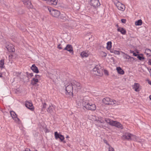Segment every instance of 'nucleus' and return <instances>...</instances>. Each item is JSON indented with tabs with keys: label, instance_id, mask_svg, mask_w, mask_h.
<instances>
[{
	"label": "nucleus",
	"instance_id": "obj_1",
	"mask_svg": "<svg viewBox=\"0 0 151 151\" xmlns=\"http://www.w3.org/2000/svg\"><path fill=\"white\" fill-rule=\"evenodd\" d=\"M83 106L88 110L94 111L96 109V107L95 104L91 103L87 100L83 99Z\"/></svg>",
	"mask_w": 151,
	"mask_h": 151
},
{
	"label": "nucleus",
	"instance_id": "obj_2",
	"mask_svg": "<svg viewBox=\"0 0 151 151\" xmlns=\"http://www.w3.org/2000/svg\"><path fill=\"white\" fill-rule=\"evenodd\" d=\"M103 103L105 104L111 105H119V102L117 101L111 99L109 97H106L103 99L102 100Z\"/></svg>",
	"mask_w": 151,
	"mask_h": 151
},
{
	"label": "nucleus",
	"instance_id": "obj_3",
	"mask_svg": "<svg viewBox=\"0 0 151 151\" xmlns=\"http://www.w3.org/2000/svg\"><path fill=\"white\" fill-rule=\"evenodd\" d=\"M93 73L95 75L101 76L103 75L102 69L100 65H97L93 68Z\"/></svg>",
	"mask_w": 151,
	"mask_h": 151
},
{
	"label": "nucleus",
	"instance_id": "obj_4",
	"mask_svg": "<svg viewBox=\"0 0 151 151\" xmlns=\"http://www.w3.org/2000/svg\"><path fill=\"white\" fill-rule=\"evenodd\" d=\"M50 14L52 17L56 18H58L60 14V12L56 9L52 8L47 7Z\"/></svg>",
	"mask_w": 151,
	"mask_h": 151
},
{
	"label": "nucleus",
	"instance_id": "obj_5",
	"mask_svg": "<svg viewBox=\"0 0 151 151\" xmlns=\"http://www.w3.org/2000/svg\"><path fill=\"white\" fill-rule=\"evenodd\" d=\"M71 83L73 86L74 93H77L81 89L82 86L79 83L76 81H73Z\"/></svg>",
	"mask_w": 151,
	"mask_h": 151
},
{
	"label": "nucleus",
	"instance_id": "obj_6",
	"mask_svg": "<svg viewBox=\"0 0 151 151\" xmlns=\"http://www.w3.org/2000/svg\"><path fill=\"white\" fill-rule=\"evenodd\" d=\"M65 91L69 95L73 96L74 89L71 83L66 87Z\"/></svg>",
	"mask_w": 151,
	"mask_h": 151
},
{
	"label": "nucleus",
	"instance_id": "obj_7",
	"mask_svg": "<svg viewBox=\"0 0 151 151\" xmlns=\"http://www.w3.org/2000/svg\"><path fill=\"white\" fill-rule=\"evenodd\" d=\"M114 4L118 9L122 11H124L125 9V6L124 4L118 1H117L116 2H115Z\"/></svg>",
	"mask_w": 151,
	"mask_h": 151
},
{
	"label": "nucleus",
	"instance_id": "obj_8",
	"mask_svg": "<svg viewBox=\"0 0 151 151\" xmlns=\"http://www.w3.org/2000/svg\"><path fill=\"white\" fill-rule=\"evenodd\" d=\"M99 0H91L90 5L94 8H96L100 5Z\"/></svg>",
	"mask_w": 151,
	"mask_h": 151
},
{
	"label": "nucleus",
	"instance_id": "obj_9",
	"mask_svg": "<svg viewBox=\"0 0 151 151\" xmlns=\"http://www.w3.org/2000/svg\"><path fill=\"white\" fill-rule=\"evenodd\" d=\"M133 89L136 92H139L141 89V87L138 83H135L132 86Z\"/></svg>",
	"mask_w": 151,
	"mask_h": 151
},
{
	"label": "nucleus",
	"instance_id": "obj_10",
	"mask_svg": "<svg viewBox=\"0 0 151 151\" xmlns=\"http://www.w3.org/2000/svg\"><path fill=\"white\" fill-rule=\"evenodd\" d=\"M55 138L56 139H59L61 141H63L65 139L64 136L58 133L57 132H55Z\"/></svg>",
	"mask_w": 151,
	"mask_h": 151
},
{
	"label": "nucleus",
	"instance_id": "obj_11",
	"mask_svg": "<svg viewBox=\"0 0 151 151\" xmlns=\"http://www.w3.org/2000/svg\"><path fill=\"white\" fill-rule=\"evenodd\" d=\"M26 106L32 111L34 110V107L33 106V104L32 102L26 101L25 102Z\"/></svg>",
	"mask_w": 151,
	"mask_h": 151
},
{
	"label": "nucleus",
	"instance_id": "obj_12",
	"mask_svg": "<svg viewBox=\"0 0 151 151\" xmlns=\"http://www.w3.org/2000/svg\"><path fill=\"white\" fill-rule=\"evenodd\" d=\"M10 113L12 118L16 122H18L19 121V119L17 117V114L15 112L13 111H11Z\"/></svg>",
	"mask_w": 151,
	"mask_h": 151
},
{
	"label": "nucleus",
	"instance_id": "obj_13",
	"mask_svg": "<svg viewBox=\"0 0 151 151\" xmlns=\"http://www.w3.org/2000/svg\"><path fill=\"white\" fill-rule=\"evenodd\" d=\"M24 4L28 8H31L32 7V5L30 1L29 0H22Z\"/></svg>",
	"mask_w": 151,
	"mask_h": 151
},
{
	"label": "nucleus",
	"instance_id": "obj_14",
	"mask_svg": "<svg viewBox=\"0 0 151 151\" xmlns=\"http://www.w3.org/2000/svg\"><path fill=\"white\" fill-rule=\"evenodd\" d=\"M63 50H66L72 54L73 53V47L70 45H67L63 49Z\"/></svg>",
	"mask_w": 151,
	"mask_h": 151
},
{
	"label": "nucleus",
	"instance_id": "obj_15",
	"mask_svg": "<svg viewBox=\"0 0 151 151\" xmlns=\"http://www.w3.org/2000/svg\"><path fill=\"white\" fill-rule=\"evenodd\" d=\"M131 134L128 133H125L122 137V139H127L128 140H130Z\"/></svg>",
	"mask_w": 151,
	"mask_h": 151
},
{
	"label": "nucleus",
	"instance_id": "obj_16",
	"mask_svg": "<svg viewBox=\"0 0 151 151\" xmlns=\"http://www.w3.org/2000/svg\"><path fill=\"white\" fill-rule=\"evenodd\" d=\"M112 126H115L116 127L120 128L121 129H122L123 128L122 125L120 123L116 121H114Z\"/></svg>",
	"mask_w": 151,
	"mask_h": 151
},
{
	"label": "nucleus",
	"instance_id": "obj_17",
	"mask_svg": "<svg viewBox=\"0 0 151 151\" xmlns=\"http://www.w3.org/2000/svg\"><path fill=\"white\" fill-rule=\"evenodd\" d=\"M89 54L88 51H83L81 53V56L82 58L88 57Z\"/></svg>",
	"mask_w": 151,
	"mask_h": 151
},
{
	"label": "nucleus",
	"instance_id": "obj_18",
	"mask_svg": "<svg viewBox=\"0 0 151 151\" xmlns=\"http://www.w3.org/2000/svg\"><path fill=\"white\" fill-rule=\"evenodd\" d=\"M6 47L8 50L10 52H13L15 51V49L12 45H11L10 46L8 45Z\"/></svg>",
	"mask_w": 151,
	"mask_h": 151
},
{
	"label": "nucleus",
	"instance_id": "obj_19",
	"mask_svg": "<svg viewBox=\"0 0 151 151\" xmlns=\"http://www.w3.org/2000/svg\"><path fill=\"white\" fill-rule=\"evenodd\" d=\"M47 3L49 4L56 5L58 3V0H47Z\"/></svg>",
	"mask_w": 151,
	"mask_h": 151
},
{
	"label": "nucleus",
	"instance_id": "obj_20",
	"mask_svg": "<svg viewBox=\"0 0 151 151\" xmlns=\"http://www.w3.org/2000/svg\"><path fill=\"white\" fill-rule=\"evenodd\" d=\"M123 57L124 59H127L129 60L130 61H133L134 60V59L133 58L131 57L125 53H124Z\"/></svg>",
	"mask_w": 151,
	"mask_h": 151
},
{
	"label": "nucleus",
	"instance_id": "obj_21",
	"mask_svg": "<svg viewBox=\"0 0 151 151\" xmlns=\"http://www.w3.org/2000/svg\"><path fill=\"white\" fill-rule=\"evenodd\" d=\"M103 119L101 117H99L98 118V119H96L95 120V123H96L98 125L99 124H100L101 123H102V122L104 121Z\"/></svg>",
	"mask_w": 151,
	"mask_h": 151
},
{
	"label": "nucleus",
	"instance_id": "obj_22",
	"mask_svg": "<svg viewBox=\"0 0 151 151\" xmlns=\"http://www.w3.org/2000/svg\"><path fill=\"white\" fill-rule=\"evenodd\" d=\"M31 70L35 73H39V70L35 66V64L32 65L31 67Z\"/></svg>",
	"mask_w": 151,
	"mask_h": 151
},
{
	"label": "nucleus",
	"instance_id": "obj_23",
	"mask_svg": "<svg viewBox=\"0 0 151 151\" xmlns=\"http://www.w3.org/2000/svg\"><path fill=\"white\" fill-rule=\"evenodd\" d=\"M54 109V107L52 105L50 106L49 107L47 108V111L48 112L51 114L53 112Z\"/></svg>",
	"mask_w": 151,
	"mask_h": 151
},
{
	"label": "nucleus",
	"instance_id": "obj_24",
	"mask_svg": "<svg viewBox=\"0 0 151 151\" xmlns=\"http://www.w3.org/2000/svg\"><path fill=\"white\" fill-rule=\"evenodd\" d=\"M118 32H121L122 35H125L126 33V31L123 28L119 27L117 29Z\"/></svg>",
	"mask_w": 151,
	"mask_h": 151
},
{
	"label": "nucleus",
	"instance_id": "obj_25",
	"mask_svg": "<svg viewBox=\"0 0 151 151\" xmlns=\"http://www.w3.org/2000/svg\"><path fill=\"white\" fill-rule=\"evenodd\" d=\"M104 120L106 123L109 124L110 125L112 126L114 121L108 118H105Z\"/></svg>",
	"mask_w": 151,
	"mask_h": 151
},
{
	"label": "nucleus",
	"instance_id": "obj_26",
	"mask_svg": "<svg viewBox=\"0 0 151 151\" xmlns=\"http://www.w3.org/2000/svg\"><path fill=\"white\" fill-rule=\"evenodd\" d=\"M116 70L118 73L120 74L123 75L124 73V71L120 67H117Z\"/></svg>",
	"mask_w": 151,
	"mask_h": 151
},
{
	"label": "nucleus",
	"instance_id": "obj_27",
	"mask_svg": "<svg viewBox=\"0 0 151 151\" xmlns=\"http://www.w3.org/2000/svg\"><path fill=\"white\" fill-rule=\"evenodd\" d=\"M39 81L37 79L33 78L31 81V84L33 86L35 85Z\"/></svg>",
	"mask_w": 151,
	"mask_h": 151
},
{
	"label": "nucleus",
	"instance_id": "obj_28",
	"mask_svg": "<svg viewBox=\"0 0 151 151\" xmlns=\"http://www.w3.org/2000/svg\"><path fill=\"white\" fill-rule=\"evenodd\" d=\"M138 137H137L136 136L131 134L130 140H133L135 141L139 142L138 140Z\"/></svg>",
	"mask_w": 151,
	"mask_h": 151
},
{
	"label": "nucleus",
	"instance_id": "obj_29",
	"mask_svg": "<svg viewBox=\"0 0 151 151\" xmlns=\"http://www.w3.org/2000/svg\"><path fill=\"white\" fill-rule=\"evenodd\" d=\"M106 124L104 122V121L102 122V123H101L100 124H99L98 126L100 127L103 128L104 129H105L106 127Z\"/></svg>",
	"mask_w": 151,
	"mask_h": 151
},
{
	"label": "nucleus",
	"instance_id": "obj_30",
	"mask_svg": "<svg viewBox=\"0 0 151 151\" xmlns=\"http://www.w3.org/2000/svg\"><path fill=\"white\" fill-rule=\"evenodd\" d=\"M145 53L148 56L151 55V51L149 49H146L145 51Z\"/></svg>",
	"mask_w": 151,
	"mask_h": 151
},
{
	"label": "nucleus",
	"instance_id": "obj_31",
	"mask_svg": "<svg viewBox=\"0 0 151 151\" xmlns=\"http://www.w3.org/2000/svg\"><path fill=\"white\" fill-rule=\"evenodd\" d=\"M110 52H111L114 53L116 55H120V52L119 51L114 50H111L110 51Z\"/></svg>",
	"mask_w": 151,
	"mask_h": 151
},
{
	"label": "nucleus",
	"instance_id": "obj_32",
	"mask_svg": "<svg viewBox=\"0 0 151 151\" xmlns=\"http://www.w3.org/2000/svg\"><path fill=\"white\" fill-rule=\"evenodd\" d=\"M111 41L108 42L107 43L106 48L108 50H110L111 47Z\"/></svg>",
	"mask_w": 151,
	"mask_h": 151
},
{
	"label": "nucleus",
	"instance_id": "obj_33",
	"mask_svg": "<svg viewBox=\"0 0 151 151\" xmlns=\"http://www.w3.org/2000/svg\"><path fill=\"white\" fill-rule=\"evenodd\" d=\"M4 60H1L0 61V68H3L4 67Z\"/></svg>",
	"mask_w": 151,
	"mask_h": 151
},
{
	"label": "nucleus",
	"instance_id": "obj_34",
	"mask_svg": "<svg viewBox=\"0 0 151 151\" xmlns=\"http://www.w3.org/2000/svg\"><path fill=\"white\" fill-rule=\"evenodd\" d=\"M142 22L141 19H139L135 22L136 25H140L142 24Z\"/></svg>",
	"mask_w": 151,
	"mask_h": 151
},
{
	"label": "nucleus",
	"instance_id": "obj_35",
	"mask_svg": "<svg viewBox=\"0 0 151 151\" xmlns=\"http://www.w3.org/2000/svg\"><path fill=\"white\" fill-rule=\"evenodd\" d=\"M100 55L101 57H105L107 56V54L103 51L101 52Z\"/></svg>",
	"mask_w": 151,
	"mask_h": 151
},
{
	"label": "nucleus",
	"instance_id": "obj_36",
	"mask_svg": "<svg viewBox=\"0 0 151 151\" xmlns=\"http://www.w3.org/2000/svg\"><path fill=\"white\" fill-rule=\"evenodd\" d=\"M137 58L140 60L143 61L144 59L145 58L144 57L142 56H140L139 55H138Z\"/></svg>",
	"mask_w": 151,
	"mask_h": 151
},
{
	"label": "nucleus",
	"instance_id": "obj_37",
	"mask_svg": "<svg viewBox=\"0 0 151 151\" xmlns=\"http://www.w3.org/2000/svg\"><path fill=\"white\" fill-rule=\"evenodd\" d=\"M34 78L37 79L39 81L40 78V76L38 75H36L35 76V77Z\"/></svg>",
	"mask_w": 151,
	"mask_h": 151
},
{
	"label": "nucleus",
	"instance_id": "obj_38",
	"mask_svg": "<svg viewBox=\"0 0 151 151\" xmlns=\"http://www.w3.org/2000/svg\"><path fill=\"white\" fill-rule=\"evenodd\" d=\"M109 151H114V150L112 147L109 146Z\"/></svg>",
	"mask_w": 151,
	"mask_h": 151
},
{
	"label": "nucleus",
	"instance_id": "obj_39",
	"mask_svg": "<svg viewBox=\"0 0 151 151\" xmlns=\"http://www.w3.org/2000/svg\"><path fill=\"white\" fill-rule=\"evenodd\" d=\"M104 72L105 75H106V76H108L109 75L108 72L107 70H104Z\"/></svg>",
	"mask_w": 151,
	"mask_h": 151
},
{
	"label": "nucleus",
	"instance_id": "obj_40",
	"mask_svg": "<svg viewBox=\"0 0 151 151\" xmlns=\"http://www.w3.org/2000/svg\"><path fill=\"white\" fill-rule=\"evenodd\" d=\"M57 48L59 49H63L61 44H59L57 47Z\"/></svg>",
	"mask_w": 151,
	"mask_h": 151
},
{
	"label": "nucleus",
	"instance_id": "obj_41",
	"mask_svg": "<svg viewBox=\"0 0 151 151\" xmlns=\"http://www.w3.org/2000/svg\"><path fill=\"white\" fill-rule=\"evenodd\" d=\"M121 22L122 23H125L126 22V20L124 19H122L121 20Z\"/></svg>",
	"mask_w": 151,
	"mask_h": 151
},
{
	"label": "nucleus",
	"instance_id": "obj_42",
	"mask_svg": "<svg viewBox=\"0 0 151 151\" xmlns=\"http://www.w3.org/2000/svg\"><path fill=\"white\" fill-rule=\"evenodd\" d=\"M46 104L45 103H44L43 105V108L44 109L46 107Z\"/></svg>",
	"mask_w": 151,
	"mask_h": 151
},
{
	"label": "nucleus",
	"instance_id": "obj_43",
	"mask_svg": "<svg viewBox=\"0 0 151 151\" xmlns=\"http://www.w3.org/2000/svg\"><path fill=\"white\" fill-rule=\"evenodd\" d=\"M24 151H30V150L29 148H26Z\"/></svg>",
	"mask_w": 151,
	"mask_h": 151
},
{
	"label": "nucleus",
	"instance_id": "obj_44",
	"mask_svg": "<svg viewBox=\"0 0 151 151\" xmlns=\"http://www.w3.org/2000/svg\"><path fill=\"white\" fill-rule=\"evenodd\" d=\"M133 55L135 56H138V55L137 54H136L135 53H133Z\"/></svg>",
	"mask_w": 151,
	"mask_h": 151
},
{
	"label": "nucleus",
	"instance_id": "obj_45",
	"mask_svg": "<svg viewBox=\"0 0 151 151\" xmlns=\"http://www.w3.org/2000/svg\"><path fill=\"white\" fill-rule=\"evenodd\" d=\"M148 84H150L151 85V81L148 80Z\"/></svg>",
	"mask_w": 151,
	"mask_h": 151
},
{
	"label": "nucleus",
	"instance_id": "obj_46",
	"mask_svg": "<svg viewBox=\"0 0 151 151\" xmlns=\"http://www.w3.org/2000/svg\"><path fill=\"white\" fill-rule=\"evenodd\" d=\"M60 18L61 19H64V17H60Z\"/></svg>",
	"mask_w": 151,
	"mask_h": 151
},
{
	"label": "nucleus",
	"instance_id": "obj_47",
	"mask_svg": "<svg viewBox=\"0 0 151 151\" xmlns=\"http://www.w3.org/2000/svg\"><path fill=\"white\" fill-rule=\"evenodd\" d=\"M2 77V75L1 73H0V77Z\"/></svg>",
	"mask_w": 151,
	"mask_h": 151
},
{
	"label": "nucleus",
	"instance_id": "obj_48",
	"mask_svg": "<svg viewBox=\"0 0 151 151\" xmlns=\"http://www.w3.org/2000/svg\"><path fill=\"white\" fill-rule=\"evenodd\" d=\"M149 63H150V65H151V59L149 61Z\"/></svg>",
	"mask_w": 151,
	"mask_h": 151
},
{
	"label": "nucleus",
	"instance_id": "obj_49",
	"mask_svg": "<svg viewBox=\"0 0 151 151\" xmlns=\"http://www.w3.org/2000/svg\"><path fill=\"white\" fill-rule=\"evenodd\" d=\"M149 98L150 100H151V95L150 96H149Z\"/></svg>",
	"mask_w": 151,
	"mask_h": 151
},
{
	"label": "nucleus",
	"instance_id": "obj_50",
	"mask_svg": "<svg viewBox=\"0 0 151 151\" xmlns=\"http://www.w3.org/2000/svg\"><path fill=\"white\" fill-rule=\"evenodd\" d=\"M69 136L68 135H67L66 137V138H69Z\"/></svg>",
	"mask_w": 151,
	"mask_h": 151
},
{
	"label": "nucleus",
	"instance_id": "obj_51",
	"mask_svg": "<svg viewBox=\"0 0 151 151\" xmlns=\"http://www.w3.org/2000/svg\"><path fill=\"white\" fill-rule=\"evenodd\" d=\"M121 52L122 53L124 54V53H125L124 52H123L122 51H121Z\"/></svg>",
	"mask_w": 151,
	"mask_h": 151
},
{
	"label": "nucleus",
	"instance_id": "obj_52",
	"mask_svg": "<svg viewBox=\"0 0 151 151\" xmlns=\"http://www.w3.org/2000/svg\"><path fill=\"white\" fill-rule=\"evenodd\" d=\"M121 52L122 53L124 54V53H125L124 52H123L122 51H121Z\"/></svg>",
	"mask_w": 151,
	"mask_h": 151
},
{
	"label": "nucleus",
	"instance_id": "obj_53",
	"mask_svg": "<svg viewBox=\"0 0 151 151\" xmlns=\"http://www.w3.org/2000/svg\"><path fill=\"white\" fill-rule=\"evenodd\" d=\"M63 142L64 143H65L66 142L65 141H63Z\"/></svg>",
	"mask_w": 151,
	"mask_h": 151
},
{
	"label": "nucleus",
	"instance_id": "obj_54",
	"mask_svg": "<svg viewBox=\"0 0 151 151\" xmlns=\"http://www.w3.org/2000/svg\"><path fill=\"white\" fill-rule=\"evenodd\" d=\"M18 75H20V73H18Z\"/></svg>",
	"mask_w": 151,
	"mask_h": 151
},
{
	"label": "nucleus",
	"instance_id": "obj_55",
	"mask_svg": "<svg viewBox=\"0 0 151 151\" xmlns=\"http://www.w3.org/2000/svg\"><path fill=\"white\" fill-rule=\"evenodd\" d=\"M35 151H37V150H36Z\"/></svg>",
	"mask_w": 151,
	"mask_h": 151
}]
</instances>
